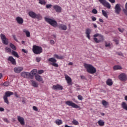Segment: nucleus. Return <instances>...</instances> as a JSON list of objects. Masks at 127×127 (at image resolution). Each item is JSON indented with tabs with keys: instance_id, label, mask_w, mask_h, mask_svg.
I'll return each instance as SVG.
<instances>
[{
	"instance_id": "412c9836",
	"label": "nucleus",
	"mask_w": 127,
	"mask_h": 127,
	"mask_svg": "<svg viewBox=\"0 0 127 127\" xmlns=\"http://www.w3.org/2000/svg\"><path fill=\"white\" fill-rule=\"evenodd\" d=\"M28 14L32 18H35V17L36 16V13L33 11H29Z\"/></svg>"
},
{
	"instance_id": "f3484780",
	"label": "nucleus",
	"mask_w": 127,
	"mask_h": 127,
	"mask_svg": "<svg viewBox=\"0 0 127 127\" xmlns=\"http://www.w3.org/2000/svg\"><path fill=\"white\" fill-rule=\"evenodd\" d=\"M54 8L56 10L57 12H61L62 10V8L60 7V6H58L57 5H54Z\"/></svg>"
},
{
	"instance_id": "5701e85b",
	"label": "nucleus",
	"mask_w": 127,
	"mask_h": 127,
	"mask_svg": "<svg viewBox=\"0 0 127 127\" xmlns=\"http://www.w3.org/2000/svg\"><path fill=\"white\" fill-rule=\"evenodd\" d=\"M59 28L62 29V30H67V26L64 24H60L59 25Z\"/></svg>"
},
{
	"instance_id": "423d86ee",
	"label": "nucleus",
	"mask_w": 127,
	"mask_h": 127,
	"mask_svg": "<svg viewBox=\"0 0 127 127\" xmlns=\"http://www.w3.org/2000/svg\"><path fill=\"white\" fill-rule=\"evenodd\" d=\"M0 37L1 40L3 44L5 45H7L8 44V39L6 38V37L4 34L1 33L0 34Z\"/></svg>"
},
{
	"instance_id": "4d7b16f0",
	"label": "nucleus",
	"mask_w": 127,
	"mask_h": 127,
	"mask_svg": "<svg viewBox=\"0 0 127 127\" xmlns=\"http://www.w3.org/2000/svg\"><path fill=\"white\" fill-rule=\"evenodd\" d=\"M50 42L52 45H53L55 43V42L53 40H51Z\"/></svg>"
},
{
	"instance_id": "ddd939ff",
	"label": "nucleus",
	"mask_w": 127,
	"mask_h": 127,
	"mask_svg": "<svg viewBox=\"0 0 127 127\" xmlns=\"http://www.w3.org/2000/svg\"><path fill=\"white\" fill-rule=\"evenodd\" d=\"M52 89L53 90H63V87L60 84H57L56 85H53Z\"/></svg>"
},
{
	"instance_id": "9b49d317",
	"label": "nucleus",
	"mask_w": 127,
	"mask_h": 127,
	"mask_svg": "<svg viewBox=\"0 0 127 127\" xmlns=\"http://www.w3.org/2000/svg\"><path fill=\"white\" fill-rule=\"evenodd\" d=\"M119 78L122 81H126L127 80V75H126L125 73H121L120 75H119Z\"/></svg>"
},
{
	"instance_id": "bb28decb",
	"label": "nucleus",
	"mask_w": 127,
	"mask_h": 127,
	"mask_svg": "<svg viewBox=\"0 0 127 127\" xmlns=\"http://www.w3.org/2000/svg\"><path fill=\"white\" fill-rule=\"evenodd\" d=\"M48 61H49V62H52V63H56V62H57V61L54 58H51L49 59Z\"/></svg>"
},
{
	"instance_id": "58836bf2",
	"label": "nucleus",
	"mask_w": 127,
	"mask_h": 127,
	"mask_svg": "<svg viewBox=\"0 0 127 127\" xmlns=\"http://www.w3.org/2000/svg\"><path fill=\"white\" fill-rule=\"evenodd\" d=\"M72 124L75 125V126H78V125H79V122H78V121H77L76 120H73L72 121Z\"/></svg>"
},
{
	"instance_id": "a18cd8bd",
	"label": "nucleus",
	"mask_w": 127,
	"mask_h": 127,
	"mask_svg": "<svg viewBox=\"0 0 127 127\" xmlns=\"http://www.w3.org/2000/svg\"><path fill=\"white\" fill-rule=\"evenodd\" d=\"M92 11L94 14H97L98 13V11L96 9H93Z\"/></svg>"
},
{
	"instance_id": "c03bdc74",
	"label": "nucleus",
	"mask_w": 127,
	"mask_h": 127,
	"mask_svg": "<svg viewBox=\"0 0 127 127\" xmlns=\"http://www.w3.org/2000/svg\"><path fill=\"white\" fill-rule=\"evenodd\" d=\"M3 85H4L5 87H7V86H9V82H5L3 83Z\"/></svg>"
},
{
	"instance_id": "0eeeda50",
	"label": "nucleus",
	"mask_w": 127,
	"mask_h": 127,
	"mask_svg": "<svg viewBox=\"0 0 127 127\" xmlns=\"http://www.w3.org/2000/svg\"><path fill=\"white\" fill-rule=\"evenodd\" d=\"M21 76L23 78H27V79H32V75L30 72H27L25 71L22 72L21 73Z\"/></svg>"
},
{
	"instance_id": "39448f33",
	"label": "nucleus",
	"mask_w": 127,
	"mask_h": 127,
	"mask_svg": "<svg viewBox=\"0 0 127 127\" xmlns=\"http://www.w3.org/2000/svg\"><path fill=\"white\" fill-rule=\"evenodd\" d=\"M65 104L69 107H72V108L74 109H79V110H81V107L80 106H78V105L75 104L71 101H67L65 102Z\"/></svg>"
},
{
	"instance_id": "b1692460",
	"label": "nucleus",
	"mask_w": 127,
	"mask_h": 127,
	"mask_svg": "<svg viewBox=\"0 0 127 127\" xmlns=\"http://www.w3.org/2000/svg\"><path fill=\"white\" fill-rule=\"evenodd\" d=\"M31 82L32 83V86H33V87H34V88H37V87H38V83L35 81L32 80H31Z\"/></svg>"
},
{
	"instance_id": "49530a36",
	"label": "nucleus",
	"mask_w": 127,
	"mask_h": 127,
	"mask_svg": "<svg viewBox=\"0 0 127 127\" xmlns=\"http://www.w3.org/2000/svg\"><path fill=\"white\" fill-rule=\"evenodd\" d=\"M78 99L80 100V101H82V100H83V96H81V95H78L77 96Z\"/></svg>"
},
{
	"instance_id": "2f4dec72",
	"label": "nucleus",
	"mask_w": 127,
	"mask_h": 127,
	"mask_svg": "<svg viewBox=\"0 0 127 127\" xmlns=\"http://www.w3.org/2000/svg\"><path fill=\"white\" fill-rule=\"evenodd\" d=\"M122 66L121 65H115L114 66L113 69L115 70H121L122 69Z\"/></svg>"
},
{
	"instance_id": "473e14b6",
	"label": "nucleus",
	"mask_w": 127,
	"mask_h": 127,
	"mask_svg": "<svg viewBox=\"0 0 127 127\" xmlns=\"http://www.w3.org/2000/svg\"><path fill=\"white\" fill-rule=\"evenodd\" d=\"M35 18H37L38 20H41V19H42V16L40 14H36Z\"/></svg>"
},
{
	"instance_id": "aec40b11",
	"label": "nucleus",
	"mask_w": 127,
	"mask_h": 127,
	"mask_svg": "<svg viewBox=\"0 0 127 127\" xmlns=\"http://www.w3.org/2000/svg\"><path fill=\"white\" fill-rule=\"evenodd\" d=\"M12 95H13V92L8 91L5 93L4 97H6V98H7L8 97H10V96H12Z\"/></svg>"
},
{
	"instance_id": "dca6fc26",
	"label": "nucleus",
	"mask_w": 127,
	"mask_h": 127,
	"mask_svg": "<svg viewBox=\"0 0 127 127\" xmlns=\"http://www.w3.org/2000/svg\"><path fill=\"white\" fill-rule=\"evenodd\" d=\"M8 61H10V62H11L13 65H15L16 64L15 59H14L12 57H9L8 58Z\"/></svg>"
},
{
	"instance_id": "4be33fe9",
	"label": "nucleus",
	"mask_w": 127,
	"mask_h": 127,
	"mask_svg": "<svg viewBox=\"0 0 127 127\" xmlns=\"http://www.w3.org/2000/svg\"><path fill=\"white\" fill-rule=\"evenodd\" d=\"M23 32L26 34L27 37H30V32L28 30L24 29H23Z\"/></svg>"
},
{
	"instance_id": "f704fd0d",
	"label": "nucleus",
	"mask_w": 127,
	"mask_h": 127,
	"mask_svg": "<svg viewBox=\"0 0 127 127\" xmlns=\"http://www.w3.org/2000/svg\"><path fill=\"white\" fill-rule=\"evenodd\" d=\"M12 54L13 56H15V57H17V58H19V56H18V54L15 51H12Z\"/></svg>"
},
{
	"instance_id": "8fccbe9b",
	"label": "nucleus",
	"mask_w": 127,
	"mask_h": 127,
	"mask_svg": "<svg viewBox=\"0 0 127 127\" xmlns=\"http://www.w3.org/2000/svg\"><path fill=\"white\" fill-rule=\"evenodd\" d=\"M118 30L120 31V32H124V31H125V29L121 28H119Z\"/></svg>"
},
{
	"instance_id": "bf43d9fd",
	"label": "nucleus",
	"mask_w": 127,
	"mask_h": 127,
	"mask_svg": "<svg viewBox=\"0 0 127 127\" xmlns=\"http://www.w3.org/2000/svg\"><path fill=\"white\" fill-rule=\"evenodd\" d=\"M123 11L126 15H127V9H123Z\"/></svg>"
},
{
	"instance_id": "680f3d73",
	"label": "nucleus",
	"mask_w": 127,
	"mask_h": 127,
	"mask_svg": "<svg viewBox=\"0 0 127 127\" xmlns=\"http://www.w3.org/2000/svg\"><path fill=\"white\" fill-rule=\"evenodd\" d=\"M4 111V109L3 108L0 107V112H3Z\"/></svg>"
},
{
	"instance_id": "338daca9",
	"label": "nucleus",
	"mask_w": 127,
	"mask_h": 127,
	"mask_svg": "<svg viewBox=\"0 0 127 127\" xmlns=\"http://www.w3.org/2000/svg\"><path fill=\"white\" fill-rule=\"evenodd\" d=\"M2 77V74L0 73V79H1Z\"/></svg>"
},
{
	"instance_id": "5fc2aeb1",
	"label": "nucleus",
	"mask_w": 127,
	"mask_h": 127,
	"mask_svg": "<svg viewBox=\"0 0 127 127\" xmlns=\"http://www.w3.org/2000/svg\"><path fill=\"white\" fill-rule=\"evenodd\" d=\"M91 19L93 21H96L97 18H96V17H94V16H92L91 17Z\"/></svg>"
},
{
	"instance_id": "864d4df0",
	"label": "nucleus",
	"mask_w": 127,
	"mask_h": 127,
	"mask_svg": "<svg viewBox=\"0 0 127 127\" xmlns=\"http://www.w3.org/2000/svg\"><path fill=\"white\" fill-rule=\"evenodd\" d=\"M33 110H34V111H36V112L38 111V109H37V107H36V106H33Z\"/></svg>"
},
{
	"instance_id": "6ab92c4d",
	"label": "nucleus",
	"mask_w": 127,
	"mask_h": 127,
	"mask_svg": "<svg viewBox=\"0 0 127 127\" xmlns=\"http://www.w3.org/2000/svg\"><path fill=\"white\" fill-rule=\"evenodd\" d=\"M16 20L19 24H22L23 23V19L20 17H17Z\"/></svg>"
},
{
	"instance_id": "1a4fd4ad",
	"label": "nucleus",
	"mask_w": 127,
	"mask_h": 127,
	"mask_svg": "<svg viewBox=\"0 0 127 127\" xmlns=\"http://www.w3.org/2000/svg\"><path fill=\"white\" fill-rule=\"evenodd\" d=\"M114 9L115 13H116L117 14H119L122 11V8H121V4H116L114 7Z\"/></svg>"
},
{
	"instance_id": "c756f323",
	"label": "nucleus",
	"mask_w": 127,
	"mask_h": 127,
	"mask_svg": "<svg viewBox=\"0 0 127 127\" xmlns=\"http://www.w3.org/2000/svg\"><path fill=\"white\" fill-rule=\"evenodd\" d=\"M37 73V69H34L31 71L30 74L32 75V78H33V76H34V75H35V74H36Z\"/></svg>"
},
{
	"instance_id": "a211bd4d",
	"label": "nucleus",
	"mask_w": 127,
	"mask_h": 127,
	"mask_svg": "<svg viewBox=\"0 0 127 127\" xmlns=\"http://www.w3.org/2000/svg\"><path fill=\"white\" fill-rule=\"evenodd\" d=\"M35 79L38 82H42V83H44L43 79H42V77L38 74H36L35 75Z\"/></svg>"
},
{
	"instance_id": "052dcab7",
	"label": "nucleus",
	"mask_w": 127,
	"mask_h": 127,
	"mask_svg": "<svg viewBox=\"0 0 127 127\" xmlns=\"http://www.w3.org/2000/svg\"><path fill=\"white\" fill-rule=\"evenodd\" d=\"M22 51H23L24 52V53H28L27 51L25 50V49H23L22 50Z\"/></svg>"
},
{
	"instance_id": "a878e982",
	"label": "nucleus",
	"mask_w": 127,
	"mask_h": 127,
	"mask_svg": "<svg viewBox=\"0 0 127 127\" xmlns=\"http://www.w3.org/2000/svg\"><path fill=\"white\" fill-rule=\"evenodd\" d=\"M121 106L123 109L126 110V111H127V103H126V102H122Z\"/></svg>"
},
{
	"instance_id": "7ed1b4c3",
	"label": "nucleus",
	"mask_w": 127,
	"mask_h": 127,
	"mask_svg": "<svg viewBox=\"0 0 127 127\" xmlns=\"http://www.w3.org/2000/svg\"><path fill=\"white\" fill-rule=\"evenodd\" d=\"M45 20L48 23H49V24L52 25V26H54V27H56L57 26V22L55 21V20L48 17H45Z\"/></svg>"
},
{
	"instance_id": "cd10ccee",
	"label": "nucleus",
	"mask_w": 127,
	"mask_h": 127,
	"mask_svg": "<svg viewBox=\"0 0 127 127\" xmlns=\"http://www.w3.org/2000/svg\"><path fill=\"white\" fill-rule=\"evenodd\" d=\"M106 83L108 86H112L113 85V80L111 79H108L106 81Z\"/></svg>"
},
{
	"instance_id": "de8ad7c7",
	"label": "nucleus",
	"mask_w": 127,
	"mask_h": 127,
	"mask_svg": "<svg viewBox=\"0 0 127 127\" xmlns=\"http://www.w3.org/2000/svg\"><path fill=\"white\" fill-rule=\"evenodd\" d=\"M40 60H41V58L40 57H36V61H37V62H40Z\"/></svg>"
},
{
	"instance_id": "2eb2a0df",
	"label": "nucleus",
	"mask_w": 127,
	"mask_h": 127,
	"mask_svg": "<svg viewBox=\"0 0 127 127\" xmlns=\"http://www.w3.org/2000/svg\"><path fill=\"white\" fill-rule=\"evenodd\" d=\"M65 78L67 83L68 85H71V84H72V79H71L70 77L67 74L65 75Z\"/></svg>"
},
{
	"instance_id": "3c124183",
	"label": "nucleus",
	"mask_w": 127,
	"mask_h": 127,
	"mask_svg": "<svg viewBox=\"0 0 127 127\" xmlns=\"http://www.w3.org/2000/svg\"><path fill=\"white\" fill-rule=\"evenodd\" d=\"M3 120L4 121V122H5V123H9V121H8V120H7L6 118H3Z\"/></svg>"
},
{
	"instance_id": "c9c22d12",
	"label": "nucleus",
	"mask_w": 127,
	"mask_h": 127,
	"mask_svg": "<svg viewBox=\"0 0 127 127\" xmlns=\"http://www.w3.org/2000/svg\"><path fill=\"white\" fill-rule=\"evenodd\" d=\"M39 3L44 5L46 4V1H45V0H39Z\"/></svg>"
},
{
	"instance_id": "72a5a7b5",
	"label": "nucleus",
	"mask_w": 127,
	"mask_h": 127,
	"mask_svg": "<svg viewBox=\"0 0 127 127\" xmlns=\"http://www.w3.org/2000/svg\"><path fill=\"white\" fill-rule=\"evenodd\" d=\"M102 14L106 18H108V13L105 11V10H102Z\"/></svg>"
},
{
	"instance_id": "09e8293b",
	"label": "nucleus",
	"mask_w": 127,
	"mask_h": 127,
	"mask_svg": "<svg viewBox=\"0 0 127 127\" xmlns=\"http://www.w3.org/2000/svg\"><path fill=\"white\" fill-rule=\"evenodd\" d=\"M52 5L51 4H47L46 6V8H51Z\"/></svg>"
},
{
	"instance_id": "20e7f679",
	"label": "nucleus",
	"mask_w": 127,
	"mask_h": 127,
	"mask_svg": "<svg viewBox=\"0 0 127 127\" xmlns=\"http://www.w3.org/2000/svg\"><path fill=\"white\" fill-rule=\"evenodd\" d=\"M33 52L35 54H40V53H42V48L38 46H33Z\"/></svg>"
},
{
	"instance_id": "e433bc0d",
	"label": "nucleus",
	"mask_w": 127,
	"mask_h": 127,
	"mask_svg": "<svg viewBox=\"0 0 127 127\" xmlns=\"http://www.w3.org/2000/svg\"><path fill=\"white\" fill-rule=\"evenodd\" d=\"M3 99L4 100V103H6V104H9V102H8V100L7 99V97L5 96L3 97Z\"/></svg>"
},
{
	"instance_id": "0e129e2a",
	"label": "nucleus",
	"mask_w": 127,
	"mask_h": 127,
	"mask_svg": "<svg viewBox=\"0 0 127 127\" xmlns=\"http://www.w3.org/2000/svg\"><path fill=\"white\" fill-rule=\"evenodd\" d=\"M93 26L95 28H97V25L96 24H93Z\"/></svg>"
},
{
	"instance_id": "ea45409f",
	"label": "nucleus",
	"mask_w": 127,
	"mask_h": 127,
	"mask_svg": "<svg viewBox=\"0 0 127 127\" xmlns=\"http://www.w3.org/2000/svg\"><path fill=\"white\" fill-rule=\"evenodd\" d=\"M10 47H11V48H12V49H13V50H16V47L13 44H10Z\"/></svg>"
},
{
	"instance_id": "69168bd1",
	"label": "nucleus",
	"mask_w": 127,
	"mask_h": 127,
	"mask_svg": "<svg viewBox=\"0 0 127 127\" xmlns=\"http://www.w3.org/2000/svg\"><path fill=\"white\" fill-rule=\"evenodd\" d=\"M15 97H16V98H18V95H17V93H15Z\"/></svg>"
},
{
	"instance_id": "4468645a",
	"label": "nucleus",
	"mask_w": 127,
	"mask_h": 127,
	"mask_svg": "<svg viewBox=\"0 0 127 127\" xmlns=\"http://www.w3.org/2000/svg\"><path fill=\"white\" fill-rule=\"evenodd\" d=\"M22 70H23V67L20 66H17L14 68L15 73H20Z\"/></svg>"
},
{
	"instance_id": "6e6552de",
	"label": "nucleus",
	"mask_w": 127,
	"mask_h": 127,
	"mask_svg": "<svg viewBox=\"0 0 127 127\" xmlns=\"http://www.w3.org/2000/svg\"><path fill=\"white\" fill-rule=\"evenodd\" d=\"M99 1H100V3L104 5V6H105V7H107V8H111V4L109 3V2L107 1L106 0H98Z\"/></svg>"
},
{
	"instance_id": "37998d69",
	"label": "nucleus",
	"mask_w": 127,
	"mask_h": 127,
	"mask_svg": "<svg viewBox=\"0 0 127 127\" xmlns=\"http://www.w3.org/2000/svg\"><path fill=\"white\" fill-rule=\"evenodd\" d=\"M52 66H54V67H58L59 65L58 64H56V63H51V64Z\"/></svg>"
},
{
	"instance_id": "f03ea898",
	"label": "nucleus",
	"mask_w": 127,
	"mask_h": 127,
	"mask_svg": "<svg viewBox=\"0 0 127 127\" xmlns=\"http://www.w3.org/2000/svg\"><path fill=\"white\" fill-rule=\"evenodd\" d=\"M84 67L86 69L87 72L90 73V74H95L97 72V70L92 64H85Z\"/></svg>"
},
{
	"instance_id": "c85d7f7f",
	"label": "nucleus",
	"mask_w": 127,
	"mask_h": 127,
	"mask_svg": "<svg viewBox=\"0 0 127 127\" xmlns=\"http://www.w3.org/2000/svg\"><path fill=\"white\" fill-rule=\"evenodd\" d=\"M98 124L100 127L105 126V122L103 120H99L98 121Z\"/></svg>"
},
{
	"instance_id": "e2e57ef3",
	"label": "nucleus",
	"mask_w": 127,
	"mask_h": 127,
	"mask_svg": "<svg viewBox=\"0 0 127 127\" xmlns=\"http://www.w3.org/2000/svg\"><path fill=\"white\" fill-rule=\"evenodd\" d=\"M100 22H102V23L104 22V20L102 19H99Z\"/></svg>"
},
{
	"instance_id": "f257e3e1",
	"label": "nucleus",
	"mask_w": 127,
	"mask_h": 127,
	"mask_svg": "<svg viewBox=\"0 0 127 127\" xmlns=\"http://www.w3.org/2000/svg\"><path fill=\"white\" fill-rule=\"evenodd\" d=\"M93 40L96 43H101V42H103L105 40V38L104 36L99 33H96L93 35Z\"/></svg>"
},
{
	"instance_id": "393cba45",
	"label": "nucleus",
	"mask_w": 127,
	"mask_h": 127,
	"mask_svg": "<svg viewBox=\"0 0 127 127\" xmlns=\"http://www.w3.org/2000/svg\"><path fill=\"white\" fill-rule=\"evenodd\" d=\"M54 57H55V58H56L57 59H59L60 60H62V59H64V56H59L57 54H55L54 55Z\"/></svg>"
},
{
	"instance_id": "79ce46f5",
	"label": "nucleus",
	"mask_w": 127,
	"mask_h": 127,
	"mask_svg": "<svg viewBox=\"0 0 127 127\" xmlns=\"http://www.w3.org/2000/svg\"><path fill=\"white\" fill-rule=\"evenodd\" d=\"M5 50L6 52H10V51H11V50L10 49V48H7V47H6L5 48Z\"/></svg>"
},
{
	"instance_id": "9d476101",
	"label": "nucleus",
	"mask_w": 127,
	"mask_h": 127,
	"mask_svg": "<svg viewBox=\"0 0 127 127\" xmlns=\"http://www.w3.org/2000/svg\"><path fill=\"white\" fill-rule=\"evenodd\" d=\"M17 120L20 123V125H21L22 126H24V125H25L24 118H23V117L18 116Z\"/></svg>"
},
{
	"instance_id": "13d9d810",
	"label": "nucleus",
	"mask_w": 127,
	"mask_h": 127,
	"mask_svg": "<svg viewBox=\"0 0 127 127\" xmlns=\"http://www.w3.org/2000/svg\"><path fill=\"white\" fill-rule=\"evenodd\" d=\"M109 0L110 2H111V3H115L116 2L115 0Z\"/></svg>"
},
{
	"instance_id": "6e6d98bb",
	"label": "nucleus",
	"mask_w": 127,
	"mask_h": 127,
	"mask_svg": "<svg viewBox=\"0 0 127 127\" xmlns=\"http://www.w3.org/2000/svg\"><path fill=\"white\" fill-rule=\"evenodd\" d=\"M44 72V71H43V70H38V73L42 74V73H43Z\"/></svg>"
},
{
	"instance_id": "774afa93",
	"label": "nucleus",
	"mask_w": 127,
	"mask_h": 127,
	"mask_svg": "<svg viewBox=\"0 0 127 127\" xmlns=\"http://www.w3.org/2000/svg\"><path fill=\"white\" fill-rule=\"evenodd\" d=\"M68 65H73V63L70 62V63L68 64Z\"/></svg>"
},
{
	"instance_id": "4c0bfd02",
	"label": "nucleus",
	"mask_w": 127,
	"mask_h": 127,
	"mask_svg": "<svg viewBox=\"0 0 127 127\" xmlns=\"http://www.w3.org/2000/svg\"><path fill=\"white\" fill-rule=\"evenodd\" d=\"M108 102L106 101L105 100L102 101V105L104 106V107H107L108 106Z\"/></svg>"
},
{
	"instance_id": "7c9ffc66",
	"label": "nucleus",
	"mask_w": 127,
	"mask_h": 127,
	"mask_svg": "<svg viewBox=\"0 0 127 127\" xmlns=\"http://www.w3.org/2000/svg\"><path fill=\"white\" fill-rule=\"evenodd\" d=\"M55 123L56 125H58V126H60V125H62L63 124L62 120L58 119L56 120Z\"/></svg>"
},
{
	"instance_id": "a19ab883",
	"label": "nucleus",
	"mask_w": 127,
	"mask_h": 127,
	"mask_svg": "<svg viewBox=\"0 0 127 127\" xmlns=\"http://www.w3.org/2000/svg\"><path fill=\"white\" fill-rule=\"evenodd\" d=\"M105 47H111V43L110 42H105Z\"/></svg>"
},
{
	"instance_id": "f8f14e48",
	"label": "nucleus",
	"mask_w": 127,
	"mask_h": 127,
	"mask_svg": "<svg viewBox=\"0 0 127 127\" xmlns=\"http://www.w3.org/2000/svg\"><path fill=\"white\" fill-rule=\"evenodd\" d=\"M86 37L88 39L91 40V37H90V34H91V30L90 28H87L85 30Z\"/></svg>"
},
{
	"instance_id": "603ef678",
	"label": "nucleus",
	"mask_w": 127,
	"mask_h": 127,
	"mask_svg": "<svg viewBox=\"0 0 127 127\" xmlns=\"http://www.w3.org/2000/svg\"><path fill=\"white\" fill-rule=\"evenodd\" d=\"M12 37H13V38L14 39V40H15V41H16L17 42V41H18L17 40V39L16 38V36H15V35H12Z\"/></svg>"
}]
</instances>
